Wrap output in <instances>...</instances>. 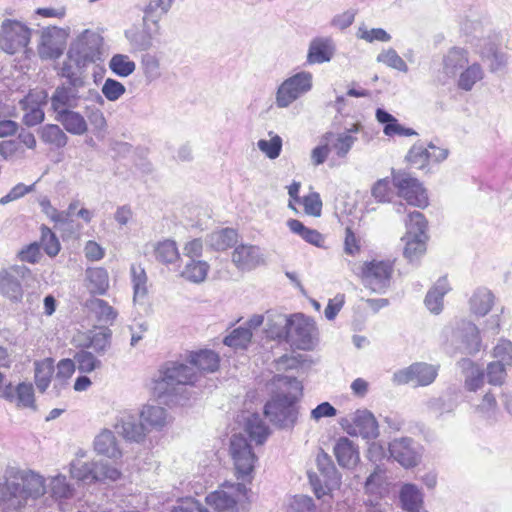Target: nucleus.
Wrapping results in <instances>:
<instances>
[{
  "mask_svg": "<svg viewBox=\"0 0 512 512\" xmlns=\"http://www.w3.org/2000/svg\"><path fill=\"white\" fill-rule=\"evenodd\" d=\"M219 356L212 350L192 352L189 364L168 362L161 370L154 390L158 397H169L170 402L184 404L189 399L188 386H193L199 372H214L219 367Z\"/></svg>",
  "mask_w": 512,
  "mask_h": 512,
  "instance_id": "f257e3e1",
  "label": "nucleus"
},
{
  "mask_svg": "<svg viewBox=\"0 0 512 512\" xmlns=\"http://www.w3.org/2000/svg\"><path fill=\"white\" fill-rule=\"evenodd\" d=\"M272 386L274 390L264 406V414L273 424L291 428L297 421L296 403L302 396L303 385L295 377L276 375L272 379Z\"/></svg>",
  "mask_w": 512,
  "mask_h": 512,
  "instance_id": "f03ea898",
  "label": "nucleus"
},
{
  "mask_svg": "<svg viewBox=\"0 0 512 512\" xmlns=\"http://www.w3.org/2000/svg\"><path fill=\"white\" fill-rule=\"evenodd\" d=\"M46 491L44 479L33 471H23L0 483V509L3 512H18L30 500H35Z\"/></svg>",
  "mask_w": 512,
  "mask_h": 512,
  "instance_id": "7ed1b4c3",
  "label": "nucleus"
},
{
  "mask_svg": "<svg viewBox=\"0 0 512 512\" xmlns=\"http://www.w3.org/2000/svg\"><path fill=\"white\" fill-rule=\"evenodd\" d=\"M98 36L89 30H85L77 41L70 47L68 51L69 62H64L60 68V75L68 80L66 84H74L76 86H84L83 77L79 76L71 65V61L80 67L86 62L93 61L94 49L90 44H98Z\"/></svg>",
  "mask_w": 512,
  "mask_h": 512,
  "instance_id": "20e7f679",
  "label": "nucleus"
},
{
  "mask_svg": "<svg viewBox=\"0 0 512 512\" xmlns=\"http://www.w3.org/2000/svg\"><path fill=\"white\" fill-rule=\"evenodd\" d=\"M394 273V260L373 259L364 262L357 275L363 286L373 293L384 294L389 289Z\"/></svg>",
  "mask_w": 512,
  "mask_h": 512,
  "instance_id": "39448f33",
  "label": "nucleus"
},
{
  "mask_svg": "<svg viewBox=\"0 0 512 512\" xmlns=\"http://www.w3.org/2000/svg\"><path fill=\"white\" fill-rule=\"evenodd\" d=\"M312 74L301 71L285 79L276 91L275 104L278 108H287L294 101L312 89Z\"/></svg>",
  "mask_w": 512,
  "mask_h": 512,
  "instance_id": "423d86ee",
  "label": "nucleus"
},
{
  "mask_svg": "<svg viewBox=\"0 0 512 512\" xmlns=\"http://www.w3.org/2000/svg\"><path fill=\"white\" fill-rule=\"evenodd\" d=\"M230 457L233 461L238 479H245L254 470L257 456L252 450L248 439L242 434H234L230 439Z\"/></svg>",
  "mask_w": 512,
  "mask_h": 512,
  "instance_id": "0eeeda50",
  "label": "nucleus"
},
{
  "mask_svg": "<svg viewBox=\"0 0 512 512\" xmlns=\"http://www.w3.org/2000/svg\"><path fill=\"white\" fill-rule=\"evenodd\" d=\"M393 184L400 197L409 205L425 208L428 206V195L419 180L406 171L393 172Z\"/></svg>",
  "mask_w": 512,
  "mask_h": 512,
  "instance_id": "6e6552de",
  "label": "nucleus"
},
{
  "mask_svg": "<svg viewBox=\"0 0 512 512\" xmlns=\"http://www.w3.org/2000/svg\"><path fill=\"white\" fill-rule=\"evenodd\" d=\"M315 341L316 327L314 322L303 314L292 315L287 343L299 350H311Z\"/></svg>",
  "mask_w": 512,
  "mask_h": 512,
  "instance_id": "1a4fd4ad",
  "label": "nucleus"
},
{
  "mask_svg": "<svg viewBox=\"0 0 512 512\" xmlns=\"http://www.w3.org/2000/svg\"><path fill=\"white\" fill-rule=\"evenodd\" d=\"M2 49L8 54L25 50L30 42L31 30L19 21L6 19L2 23Z\"/></svg>",
  "mask_w": 512,
  "mask_h": 512,
  "instance_id": "9d476101",
  "label": "nucleus"
},
{
  "mask_svg": "<svg viewBox=\"0 0 512 512\" xmlns=\"http://www.w3.org/2000/svg\"><path fill=\"white\" fill-rule=\"evenodd\" d=\"M31 275L25 265H14L0 270V294L11 301L18 302L23 297L21 280Z\"/></svg>",
  "mask_w": 512,
  "mask_h": 512,
  "instance_id": "9b49d317",
  "label": "nucleus"
},
{
  "mask_svg": "<svg viewBox=\"0 0 512 512\" xmlns=\"http://www.w3.org/2000/svg\"><path fill=\"white\" fill-rule=\"evenodd\" d=\"M438 367L427 363H414L394 373L393 381L399 385L412 383L414 386H427L436 379Z\"/></svg>",
  "mask_w": 512,
  "mask_h": 512,
  "instance_id": "f8f14e48",
  "label": "nucleus"
},
{
  "mask_svg": "<svg viewBox=\"0 0 512 512\" xmlns=\"http://www.w3.org/2000/svg\"><path fill=\"white\" fill-rule=\"evenodd\" d=\"M389 457L393 458L404 468H412L419 464L420 446L412 438L401 437L389 443Z\"/></svg>",
  "mask_w": 512,
  "mask_h": 512,
  "instance_id": "ddd939ff",
  "label": "nucleus"
},
{
  "mask_svg": "<svg viewBox=\"0 0 512 512\" xmlns=\"http://www.w3.org/2000/svg\"><path fill=\"white\" fill-rule=\"evenodd\" d=\"M83 87L74 84L57 86L50 98L51 109L55 115L78 108L80 101L84 98L81 93Z\"/></svg>",
  "mask_w": 512,
  "mask_h": 512,
  "instance_id": "4468645a",
  "label": "nucleus"
},
{
  "mask_svg": "<svg viewBox=\"0 0 512 512\" xmlns=\"http://www.w3.org/2000/svg\"><path fill=\"white\" fill-rule=\"evenodd\" d=\"M347 433L352 436H361L364 439H375L379 436V426L374 415L368 410H357L351 416V422L346 426L342 424Z\"/></svg>",
  "mask_w": 512,
  "mask_h": 512,
  "instance_id": "2eb2a0df",
  "label": "nucleus"
},
{
  "mask_svg": "<svg viewBox=\"0 0 512 512\" xmlns=\"http://www.w3.org/2000/svg\"><path fill=\"white\" fill-rule=\"evenodd\" d=\"M453 337L460 340L456 349L465 354H476L481 347L479 330L475 324L469 321H463L461 326L453 331Z\"/></svg>",
  "mask_w": 512,
  "mask_h": 512,
  "instance_id": "dca6fc26",
  "label": "nucleus"
},
{
  "mask_svg": "<svg viewBox=\"0 0 512 512\" xmlns=\"http://www.w3.org/2000/svg\"><path fill=\"white\" fill-rule=\"evenodd\" d=\"M227 488L229 491L224 489L217 490L206 497L207 504L218 512L234 508L237 503L238 496L243 494L246 490L245 485L241 483L232 484Z\"/></svg>",
  "mask_w": 512,
  "mask_h": 512,
  "instance_id": "f3484780",
  "label": "nucleus"
},
{
  "mask_svg": "<svg viewBox=\"0 0 512 512\" xmlns=\"http://www.w3.org/2000/svg\"><path fill=\"white\" fill-rule=\"evenodd\" d=\"M154 29L148 23L143 22L141 30H128L125 32L132 51L143 52L149 50L153 46V39L159 34V20L153 19Z\"/></svg>",
  "mask_w": 512,
  "mask_h": 512,
  "instance_id": "a211bd4d",
  "label": "nucleus"
},
{
  "mask_svg": "<svg viewBox=\"0 0 512 512\" xmlns=\"http://www.w3.org/2000/svg\"><path fill=\"white\" fill-rule=\"evenodd\" d=\"M139 418L147 433L162 431L171 422V416L167 410L157 405L143 406Z\"/></svg>",
  "mask_w": 512,
  "mask_h": 512,
  "instance_id": "6ab92c4d",
  "label": "nucleus"
},
{
  "mask_svg": "<svg viewBox=\"0 0 512 512\" xmlns=\"http://www.w3.org/2000/svg\"><path fill=\"white\" fill-rule=\"evenodd\" d=\"M114 427L118 434L131 442L140 443L147 435L141 421H138L137 417L130 413L121 414L117 418Z\"/></svg>",
  "mask_w": 512,
  "mask_h": 512,
  "instance_id": "aec40b11",
  "label": "nucleus"
},
{
  "mask_svg": "<svg viewBox=\"0 0 512 512\" xmlns=\"http://www.w3.org/2000/svg\"><path fill=\"white\" fill-rule=\"evenodd\" d=\"M232 261L243 271H250L264 262L260 248L254 245H239L232 254Z\"/></svg>",
  "mask_w": 512,
  "mask_h": 512,
  "instance_id": "412c9836",
  "label": "nucleus"
},
{
  "mask_svg": "<svg viewBox=\"0 0 512 512\" xmlns=\"http://www.w3.org/2000/svg\"><path fill=\"white\" fill-rule=\"evenodd\" d=\"M335 53V45L331 37H315L311 40L307 53L309 64L329 62Z\"/></svg>",
  "mask_w": 512,
  "mask_h": 512,
  "instance_id": "4be33fe9",
  "label": "nucleus"
},
{
  "mask_svg": "<svg viewBox=\"0 0 512 512\" xmlns=\"http://www.w3.org/2000/svg\"><path fill=\"white\" fill-rule=\"evenodd\" d=\"M469 63V53L464 48L452 47L442 58V73L456 77Z\"/></svg>",
  "mask_w": 512,
  "mask_h": 512,
  "instance_id": "5701e85b",
  "label": "nucleus"
},
{
  "mask_svg": "<svg viewBox=\"0 0 512 512\" xmlns=\"http://www.w3.org/2000/svg\"><path fill=\"white\" fill-rule=\"evenodd\" d=\"M1 397L11 402L15 401L19 407H35L34 389L30 383L23 382L16 387L9 384L1 391Z\"/></svg>",
  "mask_w": 512,
  "mask_h": 512,
  "instance_id": "b1692460",
  "label": "nucleus"
},
{
  "mask_svg": "<svg viewBox=\"0 0 512 512\" xmlns=\"http://www.w3.org/2000/svg\"><path fill=\"white\" fill-rule=\"evenodd\" d=\"M457 364L464 374L465 390L478 391L484 385V370L469 358H463Z\"/></svg>",
  "mask_w": 512,
  "mask_h": 512,
  "instance_id": "393cba45",
  "label": "nucleus"
},
{
  "mask_svg": "<svg viewBox=\"0 0 512 512\" xmlns=\"http://www.w3.org/2000/svg\"><path fill=\"white\" fill-rule=\"evenodd\" d=\"M398 498L401 508L406 512H420L423 508L424 494L415 484H403L399 490Z\"/></svg>",
  "mask_w": 512,
  "mask_h": 512,
  "instance_id": "a878e982",
  "label": "nucleus"
},
{
  "mask_svg": "<svg viewBox=\"0 0 512 512\" xmlns=\"http://www.w3.org/2000/svg\"><path fill=\"white\" fill-rule=\"evenodd\" d=\"M58 34L59 32L56 28H47L42 31L38 47V53L42 59L52 60L62 55V44L56 39Z\"/></svg>",
  "mask_w": 512,
  "mask_h": 512,
  "instance_id": "bb28decb",
  "label": "nucleus"
},
{
  "mask_svg": "<svg viewBox=\"0 0 512 512\" xmlns=\"http://www.w3.org/2000/svg\"><path fill=\"white\" fill-rule=\"evenodd\" d=\"M334 455L340 466L353 468L359 461L357 446L347 437H340L334 446Z\"/></svg>",
  "mask_w": 512,
  "mask_h": 512,
  "instance_id": "cd10ccee",
  "label": "nucleus"
},
{
  "mask_svg": "<svg viewBox=\"0 0 512 512\" xmlns=\"http://www.w3.org/2000/svg\"><path fill=\"white\" fill-rule=\"evenodd\" d=\"M358 126H354L353 129H350L346 132L342 133H333L328 132L323 137V141H327L331 148L336 152L337 156L340 158L346 157L349 153L353 145L355 144L357 138L353 136L352 132H357Z\"/></svg>",
  "mask_w": 512,
  "mask_h": 512,
  "instance_id": "c85d7f7f",
  "label": "nucleus"
},
{
  "mask_svg": "<svg viewBox=\"0 0 512 512\" xmlns=\"http://www.w3.org/2000/svg\"><path fill=\"white\" fill-rule=\"evenodd\" d=\"M451 287L446 277H441L426 294L424 304L433 314H439L443 310V298Z\"/></svg>",
  "mask_w": 512,
  "mask_h": 512,
  "instance_id": "c756f323",
  "label": "nucleus"
},
{
  "mask_svg": "<svg viewBox=\"0 0 512 512\" xmlns=\"http://www.w3.org/2000/svg\"><path fill=\"white\" fill-rule=\"evenodd\" d=\"M55 120L61 123L64 129L72 135L81 136L88 131L85 117L75 109L55 115Z\"/></svg>",
  "mask_w": 512,
  "mask_h": 512,
  "instance_id": "7c9ffc66",
  "label": "nucleus"
},
{
  "mask_svg": "<svg viewBox=\"0 0 512 512\" xmlns=\"http://www.w3.org/2000/svg\"><path fill=\"white\" fill-rule=\"evenodd\" d=\"M94 449L98 454L111 459H118L122 455L114 433L108 429L102 430L95 437Z\"/></svg>",
  "mask_w": 512,
  "mask_h": 512,
  "instance_id": "2f4dec72",
  "label": "nucleus"
},
{
  "mask_svg": "<svg viewBox=\"0 0 512 512\" xmlns=\"http://www.w3.org/2000/svg\"><path fill=\"white\" fill-rule=\"evenodd\" d=\"M244 430L250 439L262 445L270 434L269 427L257 413L248 414L244 417Z\"/></svg>",
  "mask_w": 512,
  "mask_h": 512,
  "instance_id": "473e14b6",
  "label": "nucleus"
},
{
  "mask_svg": "<svg viewBox=\"0 0 512 512\" xmlns=\"http://www.w3.org/2000/svg\"><path fill=\"white\" fill-rule=\"evenodd\" d=\"M238 234L232 228H224L211 232L206 237V244L216 250L224 251L236 244Z\"/></svg>",
  "mask_w": 512,
  "mask_h": 512,
  "instance_id": "72a5a7b5",
  "label": "nucleus"
},
{
  "mask_svg": "<svg viewBox=\"0 0 512 512\" xmlns=\"http://www.w3.org/2000/svg\"><path fill=\"white\" fill-rule=\"evenodd\" d=\"M472 313L478 316H485L494 304V295L487 288H477L469 301Z\"/></svg>",
  "mask_w": 512,
  "mask_h": 512,
  "instance_id": "f704fd0d",
  "label": "nucleus"
},
{
  "mask_svg": "<svg viewBox=\"0 0 512 512\" xmlns=\"http://www.w3.org/2000/svg\"><path fill=\"white\" fill-rule=\"evenodd\" d=\"M290 327V317L277 314L274 318L268 316L266 324L267 337L273 340L285 341L287 343Z\"/></svg>",
  "mask_w": 512,
  "mask_h": 512,
  "instance_id": "c9c22d12",
  "label": "nucleus"
},
{
  "mask_svg": "<svg viewBox=\"0 0 512 512\" xmlns=\"http://www.w3.org/2000/svg\"><path fill=\"white\" fill-rule=\"evenodd\" d=\"M484 78V70L482 66L474 62L462 69L458 74L457 86L463 91H471L474 85Z\"/></svg>",
  "mask_w": 512,
  "mask_h": 512,
  "instance_id": "e433bc0d",
  "label": "nucleus"
},
{
  "mask_svg": "<svg viewBox=\"0 0 512 512\" xmlns=\"http://www.w3.org/2000/svg\"><path fill=\"white\" fill-rule=\"evenodd\" d=\"M87 288L92 294L104 295L109 288V276L106 269L97 267L86 271Z\"/></svg>",
  "mask_w": 512,
  "mask_h": 512,
  "instance_id": "4c0bfd02",
  "label": "nucleus"
},
{
  "mask_svg": "<svg viewBox=\"0 0 512 512\" xmlns=\"http://www.w3.org/2000/svg\"><path fill=\"white\" fill-rule=\"evenodd\" d=\"M287 226L291 232L299 235L307 243L316 247H323L324 237L317 230L306 227L301 221L297 219L288 220Z\"/></svg>",
  "mask_w": 512,
  "mask_h": 512,
  "instance_id": "58836bf2",
  "label": "nucleus"
},
{
  "mask_svg": "<svg viewBox=\"0 0 512 512\" xmlns=\"http://www.w3.org/2000/svg\"><path fill=\"white\" fill-rule=\"evenodd\" d=\"M131 282L133 286L134 302L142 301L148 292L147 275L145 269L140 264H132L130 267Z\"/></svg>",
  "mask_w": 512,
  "mask_h": 512,
  "instance_id": "ea45409f",
  "label": "nucleus"
},
{
  "mask_svg": "<svg viewBox=\"0 0 512 512\" xmlns=\"http://www.w3.org/2000/svg\"><path fill=\"white\" fill-rule=\"evenodd\" d=\"M108 67L114 75L126 78L135 72L136 63L128 55L118 53L110 58Z\"/></svg>",
  "mask_w": 512,
  "mask_h": 512,
  "instance_id": "a19ab883",
  "label": "nucleus"
},
{
  "mask_svg": "<svg viewBox=\"0 0 512 512\" xmlns=\"http://www.w3.org/2000/svg\"><path fill=\"white\" fill-rule=\"evenodd\" d=\"M54 372V360L46 358L35 364V383L40 392L48 388Z\"/></svg>",
  "mask_w": 512,
  "mask_h": 512,
  "instance_id": "79ce46f5",
  "label": "nucleus"
},
{
  "mask_svg": "<svg viewBox=\"0 0 512 512\" xmlns=\"http://www.w3.org/2000/svg\"><path fill=\"white\" fill-rule=\"evenodd\" d=\"M478 53L483 59L491 62L490 70L492 72L498 71L507 65V54L500 51L493 43H488L484 48H480Z\"/></svg>",
  "mask_w": 512,
  "mask_h": 512,
  "instance_id": "37998d69",
  "label": "nucleus"
},
{
  "mask_svg": "<svg viewBox=\"0 0 512 512\" xmlns=\"http://www.w3.org/2000/svg\"><path fill=\"white\" fill-rule=\"evenodd\" d=\"M426 240L417 238L414 234H405L402 241L405 243L404 256L409 262L418 260L426 251Z\"/></svg>",
  "mask_w": 512,
  "mask_h": 512,
  "instance_id": "c03bdc74",
  "label": "nucleus"
},
{
  "mask_svg": "<svg viewBox=\"0 0 512 512\" xmlns=\"http://www.w3.org/2000/svg\"><path fill=\"white\" fill-rule=\"evenodd\" d=\"M209 264L202 260H190L182 271V276L193 283L203 282L208 274Z\"/></svg>",
  "mask_w": 512,
  "mask_h": 512,
  "instance_id": "a18cd8bd",
  "label": "nucleus"
},
{
  "mask_svg": "<svg viewBox=\"0 0 512 512\" xmlns=\"http://www.w3.org/2000/svg\"><path fill=\"white\" fill-rule=\"evenodd\" d=\"M88 307L95 313L98 320L105 324H112L116 319L118 313L106 301L94 298L88 302Z\"/></svg>",
  "mask_w": 512,
  "mask_h": 512,
  "instance_id": "49530a36",
  "label": "nucleus"
},
{
  "mask_svg": "<svg viewBox=\"0 0 512 512\" xmlns=\"http://www.w3.org/2000/svg\"><path fill=\"white\" fill-rule=\"evenodd\" d=\"M155 257L163 264H172L180 259V254L173 240H164L155 247Z\"/></svg>",
  "mask_w": 512,
  "mask_h": 512,
  "instance_id": "de8ad7c7",
  "label": "nucleus"
},
{
  "mask_svg": "<svg viewBox=\"0 0 512 512\" xmlns=\"http://www.w3.org/2000/svg\"><path fill=\"white\" fill-rule=\"evenodd\" d=\"M41 139L57 148H62L68 143V136L56 124H47L41 129Z\"/></svg>",
  "mask_w": 512,
  "mask_h": 512,
  "instance_id": "09e8293b",
  "label": "nucleus"
},
{
  "mask_svg": "<svg viewBox=\"0 0 512 512\" xmlns=\"http://www.w3.org/2000/svg\"><path fill=\"white\" fill-rule=\"evenodd\" d=\"M407 162L418 169H424L430 162V155L428 153V146L421 142L415 143L406 155Z\"/></svg>",
  "mask_w": 512,
  "mask_h": 512,
  "instance_id": "8fccbe9b",
  "label": "nucleus"
},
{
  "mask_svg": "<svg viewBox=\"0 0 512 512\" xmlns=\"http://www.w3.org/2000/svg\"><path fill=\"white\" fill-rule=\"evenodd\" d=\"M268 135L270 139H260L257 142V147L266 157L274 160L281 154L283 141L278 134L272 131H270Z\"/></svg>",
  "mask_w": 512,
  "mask_h": 512,
  "instance_id": "3c124183",
  "label": "nucleus"
},
{
  "mask_svg": "<svg viewBox=\"0 0 512 512\" xmlns=\"http://www.w3.org/2000/svg\"><path fill=\"white\" fill-rule=\"evenodd\" d=\"M378 63L400 72H408V66L402 57L393 48L382 50L376 57Z\"/></svg>",
  "mask_w": 512,
  "mask_h": 512,
  "instance_id": "603ef678",
  "label": "nucleus"
},
{
  "mask_svg": "<svg viewBox=\"0 0 512 512\" xmlns=\"http://www.w3.org/2000/svg\"><path fill=\"white\" fill-rule=\"evenodd\" d=\"M406 234H414L417 238L427 239V221L419 211L409 212L408 220L405 221Z\"/></svg>",
  "mask_w": 512,
  "mask_h": 512,
  "instance_id": "864d4df0",
  "label": "nucleus"
},
{
  "mask_svg": "<svg viewBox=\"0 0 512 512\" xmlns=\"http://www.w3.org/2000/svg\"><path fill=\"white\" fill-rule=\"evenodd\" d=\"M252 332L248 328L238 327L227 335L223 342L234 349H246L251 342Z\"/></svg>",
  "mask_w": 512,
  "mask_h": 512,
  "instance_id": "5fc2aeb1",
  "label": "nucleus"
},
{
  "mask_svg": "<svg viewBox=\"0 0 512 512\" xmlns=\"http://www.w3.org/2000/svg\"><path fill=\"white\" fill-rule=\"evenodd\" d=\"M41 211L52 221L55 225H64L68 222V213L58 211L52 204L50 199L45 195H40L37 199Z\"/></svg>",
  "mask_w": 512,
  "mask_h": 512,
  "instance_id": "6e6d98bb",
  "label": "nucleus"
},
{
  "mask_svg": "<svg viewBox=\"0 0 512 512\" xmlns=\"http://www.w3.org/2000/svg\"><path fill=\"white\" fill-rule=\"evenodd\" d=\"M474 409L481 417L495 421L498 413V404L495 396L491 392H487L480 404L476 405Z\"/></svg>",
  "mask_w": 512,
  "mask_h": 512,
  "instance_id": "4d7b16f0",
  "label": "nucleus"
},
{
  "mask_svg": "<svg viewBox=\"0 0 512 512\" xmlns=\"http://www.w3.org/2000/svg\"><path fill=\"white\" fill-rule=\"evenodd\" d=\"M75 365L82 373H90L102 366V362L97 359L91 352L80 350L74 356Z\"/></svg>",
  "mask_w": 512,
  "mask_h": 512,
  "instance_id": "13d9d810",
  "label": "nucleus"
},
{
  "mask_svg": "<svg viewBox=\"0 0 512 512\" xmlns=\"http://www.w3.org/2000/svg\"><path fill=\"white\" fill-rule=\"evenodd\" d=\"M141 65L147 81L152 82L161 77L160 61L155 55H143Z\"/></svg>",
  "mask_w": 512,
  "mask_h": 512,
  "instance_id": "bf43d9fd",
  "label": "nucleus"
},
{
  "mask_svg": "<svg viewBox=\"0 0 512 512\" xmlns=\"http://www.w3.org/2000/svg\"><path fill=\"white\" fill-rule=\"evenodd\" d=\"M93 465L92 469V480L103 481V480H112L115 481L120 477V472L114 467L109 466L103 462H90Z\"/></svg>",
  "mask_w": 512,
  "mask_h": 512,
  "instance_id": "052dcab7",
  "label": "nucleus"
},
{
  "mask_svg": "<svg viewBox=\"0 0 512 512\" xmlns=\"http://www.w3.org/2000/svg\"><path fill=\"white\" fill-rule=\"evenodd\" d=\"M101 92L108 101L115 102L126 93V87L113 78H107L102 85Z\"/></svg>",
  "mask_w": 512,
  "mask_h": 512,
  "instance_id": "680f3d73",
  "label": "nucleus"
},
{
  "mask_svg": "<svg viewBox=\"0 0 512 512\" xmlns=\"http://www.w3.org/2000/svg\"><path fill=\"white\" fill-rule=\"evenodd\" d=\"M50 490L55 498H70L73 495V488L67 483L66 477L57 475L51 479Z\"/></svg>",
  "mask_w": 512,
  "mask_h": 512,
  "instance_id": "e2e57ef3",
  "label": "nucleus"
},
{
  "mask_svg": "<svg viewBox=\"0 0 512 512\" xmlns=\"http://www.w3.org/2000/svg\"><path fill=\"white\" fill-rule=\"evenodd\" d=\"M41 242L44 251L50 257L56 256L60 251V242L50 228L43 226L41 228Z\"/></svg>",
  "mask_w": 512,
  "mask_h": 512,
  "instance_id": "0e129e2a",
  "label": "nucleus"
},
{
  "mask_svg": "<svg viewBox=\"0 0 512 512\" xmlns=\"http://www.w3.org/2000/svg\"><path fill=\"white\" fill-rule=\"evenodd\" d=\"M357 37L372 43L374 41L389 42L391 35L382 28L367 29L365 26H360L357 31Z\"/></svg>",
  "mask_w": 512,
  "mask_h": 512,
  "instance_id": "69168bd1",
  "label": "nucleus"
},
{
  "mask_svg": "<svg viewBox=\"0 0 512 512\" xmlns=\"http://www.w3.org/2000/svg\"><path fill=\"white\" fill-rule=\"evenodd\" d=\"M506 364L501 361H492L487 365V379L491 385H502L506 378Z\"/></svg>",
  "mask_w": 512,
  "mask_h": 512,
  "instance_id": "338daca9",
  "label": "nucleus"
},
{
  "mask_svg": "<svg viewBox=\"0 0 512 512\" xmlns=\"http://www.w3.org/2000/svg\"><path fill=\"white\" fill-rule=\"evenodd\" d=\"M493 357L496 361L512 365V342L508 339H500L493 349Z\"/></svg>",
  "mask_w": 512,
  "mask_h": 512,
  "instance_id": "774afa93",
  "label": "nucleus"
}]
</instances>
